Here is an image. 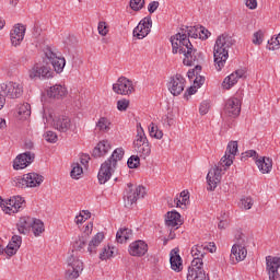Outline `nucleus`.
I'll return each mask as SVG.
<instances>
[{"instance_id":"f257e3e1","label":"nucleus","mask_w":280,"mask_h":280,"mask_svg":"<svg viewBox=\"0 0 280 280\" xmlns=\"http://www.w3.org/2000/svg\"><path fill=\"white\" fill-rule=\"evenodd\" d=\"M171 44L173 47V54H184L185 58L183 62L186 67H191V65L202 60V52L194 48V45L189 38H187L186 33H177L172 36Z\"/></svg>"},{"instance_id":"f03ea898","label":"nucleus","mask_w":280,"mask_h":280,"mask_svg":"<svg viewBox=\"0 0 280 280\" xmlns=\"http://www.w3.org/2000/svg\"><path fill=\"white\" fill-rule=\"evenodd\" d=\"M236 40L233 36L223 33L220 35L214 45V67L217 71H222L226 60H229V49L235 45Z\"/></svg>"},{"instance_id":"7ed1b4c3","label":"nucleus","mask_w":280,"mask_h":280,"mask_svg":"<svg viewBox=\"0 0 280 280\" xmlns=\"http://www.w3.org/2000/svg\"><path fill=\"white\" fill-rule=\"evenodd\" d=\"M86 242H89V235L84 234L79 236V238L73 243V250L70 257H68V270L67 277L68 279H78L82 270H84V264L78 255H75V250H83L84 246H86Z\"/></svg>"},{"instance_id":"20e7f679","label":"nucleus","mask_w":280,"mask_h":280,"mask_svg":"<svg viewBox=\"0 0 280 280\" xmlns=\"http://www.w3.org/2000/svg\"><path fill=\"white\" fill-rule=\"evenodd\" d=\"M205 250H207V246L203 245H195L191 248L194 259L188 267L187 280H209L205 269H202V257L206 255Z\"/></svg>"},{"instance_id":"39448f33","label":"nucleus","mask_w":280,"mask_h":280,"mask_svg":"<svg viewBox=\"0 0 280 280\" xmlns=\"http://www.w3.org/2000/svg\"><path fill=\"white\" fill-rule=\"evenodd\" d=\"M124 148H117L110 155V158L105 161L98 171V183L100 185H106L108 180H110V176H113V172H115V167H117V162L124 159Z\"/></svg>"},{"instance_id":"423d86ee","label":"nucleus","mask_w":280,"mask_h":280,"mask_svg":"<svg viewBox=\"0 0 280 280\" xmlns=\"http://www.w3.org/2000/svg\"><path fill=\"white\" fill-rule=\"evenodd\" d=\"M233 155H229V153H225L218 166H214L208 172L207 175V183H208V191H214L215 187H218V183H220L222 178V171L226 170V167H231L233 165Z\"/></svg>"},{"instance_id":"0eeeda50","label":"nucleus","mask_w":280,"mask_h":280,"mask_svg":"<svg viewBox=\"0 0 280 280\" xmlns=\"http://www.w3.org/2000/svg\"><path fill=\"white\" fill-rule=\"evenodd\" d=\"M23 96V84L7 81L0 84V110L5 106L7 100H19Z\"/></svg>"},{"instance_id":"6e6552de","label":"nucleus","mask_w":280,"mask_h":280,"mask_svg":"<svg viewBox=\"0 0 280 280\" xmlns=\"http://www.w3.org/2000/svg\"><path fill=\"white\" fill-rule=\"evenodd\" d=\"M28 77L31 80H36V78L39 80H49V78H54V71L48 62L43 61L33 66V69L28 71Z\"/></svg>"},{"instance_id":"1a4fd4ad","label":"nucleus","mask_w":280,"mask_h":280,"mask_svg":"<svg viewBox=\"0 0 280 280\" xmlns=\"http://www.w3.org/2000/svg\"><path fill=\"white\" fill-rule=\"evenodd\" d=\"M145 196V187L138 186L135 188V185L127 184V188L125 190L124 199L125 207H132L138 198H143Z\"/></svg>"},{"instance_id":"9d476101","label":"nucleus","mask_w":280,"mask_h":280,"mask_svg":"<svg viewBox=\"0 0 280 280\" xmlns=\"http://www.w3.org/2000/svg\"><path fill=\"white\" fill-rule=\"evenodd\" d=\"M113 91L117 93V95H131V93H135V85L130 79L120 77L117 82L113 84Z\"/></svg>"},{"instance_id":"9b49d317","label":"nucleus","mask_w":280,"mask_h":280,"mask_svg":"<svg viewBox=\"0 0 280 280\" xmlns=\"http://www.w3.org/2000/svg\"><path fill=\"white\" fill-rule=\"evenodd\" d=\"M151 30H152V18L147 16L139 22L137 27L133 28V36L139 40H141L145 38L148 34H150Z\"/></svg>"},{"instance_id":"f8f14e48","label":"nucleus","mask_w":280,"mask_h":280,"mask_svg":"<svg viewBox=\"0 0 280 280\" xmlns=\"http://www.w3.org/2000/svg\"><path fill=\"white\" fill-rule=\"evenodd\" d=\"M7 207H4V213H19L22 209H25V199L21 196H13L8 201H5Z\"/></svg>"},{"instance_id":"ddd939ff","label":"nucleus","mask_w":280,"mask_h":280,"mask_svg":"<svg viewBox=\"0 0 280 280\" xmlns=\"http://www.w3.org/2000/svg\"><path fill=\"white\" fill-rule=\"evenodd\" d=\"M266 266H267V272L269 275V280H280V273H279L280 257L267 256Z\"/></svg>"},{"instance_id":"4468645a","label":"nucleus","mask_w":280,"mask_h":280,"mask_svg":"<svg viewBox=\"0 0 280 280\" xmlns=\"http://www.w3.org/2000/svg\"><path fill=\"white\" fill-rule=\"evenodd\" d=\"M185 82L186 80L183 78L182 74H175L171 77V80L168 82V91L174 96L180 95L183 91H185Z\"/></svg>"},{"instance_id":"2eb2a0df","label":"nucleus","mask_w":280,"mask_h":280,"mask_svg":"<svg viewBox=\"0 0 280 280\" xmlns=\"http://www.w3.org/2000/svg\"><path fill=\"white\" fill-rule=\"evenodd\" d=\"M148 248L145 241L137 240L129 245L128 253L131 257H145Z\"/></svg>"},{"instance_id":"dca6fc26","label":"nucleus","mask_w":280,"mask_h":280,"mask_svg":"<svg viewBox=\"0 0 280 280\" xmlns=\"http://www.w3.org/2000/svg\"><path fill=\"white\" fill-rule=\"evenodd\" d=\"M224 113L228 117H240L242 113V102L237 97H232L226 101Z\"/></svg>"},{"instance_id":"f3484780","label":"nucleus","mask_w":280,"mask_h":280,"mask_svg":"<svg viewBox=\"0 0 280 280\" xmlns=\"http://www.w3.org/2000/svg\"><path fill=\"white\" fill-rule=\"evenodd\" d=\"M25 25L23 24H15L10 32V40L12 47H19L23 39L25 38Z\"/></svg>"},{"instance_id":"a211bd4d","label":"nucleus","mask_w":280,"mask_h":280,"mask_svg":"<svg viewBox=\"0 0 280 280\" xmlns=\"http://www.w3.org/2000/svg\"><path fill=\"white\" fill-rule=\"evenodd\" d=\"M35 155L32 152H24L19 154L13 161V168L25 170L27 165L34 163Z\"/></svg>"},{"instance_id":"6ab92c4d","label":"nucleus","mask_w":280,"mask_h":280,"mask_svg":"<svg viewBox=\"0 0 280 280\" xmlns=\"http://www.w3.org/2000/svg\"><path fill=\"white\" fill-rule=\"evenodd\" d=\"M52 126L59 132H67L71 128V119L65 115L52 118Z\"/></svg>"},{"instance_id":"aec40b11","label":"nucleus","mask_w":280,"mask_h":280,"mask_svg":"<svg viewBox=\"0 0 280 280\" xmlns=\"http://www.w3.org/2000/svg\"><path fill=\"white\" fill-rule=\"evenodd\" d=\"M32 224H34V218L22 217L16 223V229L20 235H27L32 231Z\"/></svg>"},{"instance_id":"412c9836","label":"nucleus","mask_w":280,"mask_h":280,"mask_svg":"<svg viewBox=\"0 0 280 280\" xmlns=\"http://www.w3.org/2000/svg\"><path fill=\"white\" fill-rule=\"evenodd\" d=\"M21 244H23V237L13 235L5 247V255H8V257H14V254L19 252V248H21Z\"/></svg>"},{"instance_id":"4be33fe9","label":"nucleus","mask_w":280,"mask_h":280,"mask_svg":"<svg viewBox=\"0 0 280 280\" xmlns=\"http://www.w3.org/2000/svg\"><path fill=\"white\" fill-rule=\"evenodd\" d=\"M165 224L168 226V229H178V226L183 224V221H180V213H178L176 210L167 212L165 215Z\"/></svg>"},{"instance_id":"5701e85b","label":"nucleus","mask_w":280,"mask_h":280,"mask_svg":"<svg viewBox=\"0 0 280 280\" xmlns=\"http://www.w3.org/2000/svg\"><path fill=\"white\" fill-rule=\"evenodd\" d=\"M110 142L108 140L100 141L96 147L93 149L92 156L94 159H100L102 156H106L108 151L110 150Z\"/></svg>"},{"instance_id":"b1692460","label":"nucleus","mask_w":280,"mask_h":280,"mask_svg":"<svg viewBox=\"0 0 280 280\" xmlns=\"http://www.w3.org/2000/svg\"><path fill=\"white\" fill-rule=\"evenodd\" d=\"M170 255V264L172 270L175 272H180V270H183V258L178 254V248L172 249Z\"/></svg>"},{"instance_id":"393cba45","label":"nucleus","mask_w":280,"mask_h":280,"mask_svg":"<svg viewBox=\"0 0 280 280\" xmlns=\"http://www.w3.org/2000/svg\"><path fill=\"white\" fill-rule=\"evenodd\" d=\"M241 78H244V70H236L235 72L231 73L223 81L224 89H226L229 91V89H231L232 86H235V84H237V82Z\"/></svg>"},{"instance_id":"a878e982","label":"nucleus","mask_w":280,"mask_h":280,"mask_svg":"<svg viewBox=\"0 0 280 280\" xmlns=\"http://www.w3.org/2000/svg\"><path fill=\"white\" fill-rule=\"evenodd\" d=\"M256 165L261 174H270L272 172V159L270 158H259L256 160Z\"/></svg>"},{"instance_id":"bb28decb","label":"nucleus","mask_w":280,"mask_h":280,"mask_svg":"<svg viewBox=\"0 0 280 280\" xmlns=\"http://www.w3.org/2000/svg\"><path fill=\"white\" fill-rule=\"evenodd\" d=\"M246 255H248L246 247H236V252L232 247L230 259L232 260V264H238V261H244L246 259Z\"/></svg>"},{"instance_id":"cd10ccee","label":"nucleus","mask_w":280,"mask_h":280,"mask_svg":"<svg viewBox=\"0 0 280 280\" xmlns=\"http://www.w3.org/2000/svg\"><path fill=\"white\" fill-rule=\"evenodd\" d=\"M48 97H54L55 100H60L67 95V88L62 86L61 84H56L50 86L49 91L47 92Z\"/></svg>"},{"instance_id":"c85d7f7f","label":"nucleus","mask_w":280,"mask_h":280,"mask_svg":"<svg viewBox=\"0 0 280 280\" xmlns=\"http://www.w3.org/2000/svg\"><path fill=\"white\" fill-rule=\"evenodd\" d=\"M104 242V233L98 232L89 243L88 252L90 255H96L97 254V246Z\"/></svg>"},{"instance_id":"c756f323","label":"nucleus","mask_w":280,"mask_h":280,"mask_svg":"<svg viewBox=\"0 0 280 280\" xmlns=\"http://www.w3.org/2000/svg\"><path fill=\"white\" fill-rule=\"evenodd\" d=\"M25 175L28 187H40L43 180H45V177L37 173H27Z\"/></svg>"},{"instance_id":"7c9ffc66","label":"nucleus","mask_w":280,"mask_h":280,"mask_svg":"<svg viewBox=\"0 0 280 280\" xmlns=\"http://www.w3.org/2000/svg\"><path fill=\"white\" fill-rule=\"evenodd\" d=\"M131 237L132 230L128 228H121L116 233V242H118V244H126V242H128V240H130Z\"/></svg>"},{"instance_id":"2f4dec72","label":"nucleus","mask_w":280,"mask_h":280,"mask_svg":"<svg viewBox=\"0 0 280 280\" xmlns=\"http://www.w3.org/2000/svg\"><path fill=\"white\" fill-rule=\"evenodd\" d=\"M144 143H148V137H145V132L143 131V128L140 127V129H138V133L133 141L135 150H137L138 148H141V145H144Z\"/></svg>"},{"instance_id":"473e14b6","label":"nucleus","mask_w":280,"mask_h":280,"mask_svg":"<svg viewBox=\"0 0 280 280\" xmlns=\"http://www.w3.org/2000/svg\"><path fill=\"white\" fill-rule=\"evenodd\" d=\"M50 65H52L56 73H62V71H65L67 60L65 57H55V59L50 61Z\"/></svg>"},{"instance_id":"72a5a7b5","label":"nucleus","mask_w":280,"mask_h":280,"mask_svg":"<svg viewBox=\"0 0 280 280\" xmlns=\"http://www.w3.org/2000/svg\"><path fill=\"white\" fill-rule=\"evenodd\" d=\"M31 229H32L35 237H38L42 233H45V223H43V221H40V219H33Z\"/></svg>"},{"instance_id":"f704fd0d","label":"nucleus","mask_w":280,"mask_h":280,"mask_svg":"<svg viewBox=\"0 0 280 280\" xmlns=\"http://www.w3.org/2000/svg\"><path fill=\"white\" fill-rule=\"evenodd\" d=\"M96 130L98 132H108L110 130V120L107 117H101L96 121Z\"/></svg>"},{"instance_id":"c9c22d12","label":"nucleus","mask_w":280,"mask_h":280,"mask_svg":"<svg viewBox=\"0 0 280 280\" xmlns=\"http://www.w3.org/2000/svg\"><path fill=\"white\" fill-rule=\"evenodd\" d=\"M149 135L153 139H163V131L154 122L149 125Z\"/></svg>"},{"instance_id":"e433bc0d","label":"nucleus","mask_w":280,"mask_h":280,"mask_svg":"<svg viewBox=\"0 0 280 280\" xmlns=\"http://www.w3.org/2000/svg\"><path fill=\"white\" fill-rule=\"evenodd\" d=\"M12 185H13V187H19L20 189L30 187L27 184V177L25 174L23 176L14 177L12 180Z\"/></svg>"},{"instance_id":"4c0bfd02","label":"nucleus","mask_w":280,"mask_h":280,"mask_svg":"<svg viewBox=\"0 0 280 280\" xmlns=\"http://www.w3.org/2000/svg\"><path fill=\"white\" fill-rule=\"evenodd\" d=\"M32 115V105L30 103H24L19 108V116L22 117V119H27Z\"/></svg>"},{"instance_id":"58836bf2","label":"nucleus","mask_w":280,"mask_h":280,"mask_svg":"<svg viewBox=\"0 0 280 280\" xmlns=\"http://www.w3.org/2000/svg\"><path fill=\"white\" fill-rule=\"evenodd\" d=\"M246 235L238 234L236 235V243L232 246L234 253H237V248H246Z\"/></svg>"},{"instance_id":"ea45409f","label":"nucleus","mask_w":280,"mask_h":280,"mask_svg":"<svg viewBox=\"0 0 280 280\" xmlns=\"http://www.w3.org/2000/svg\"><path fill=\"white\" fill-rule=\"evenodd\" d=\"M192 70L196 72L194 84H197V86H202L205 84V77L200 75V71H202V66L197 65Z\"/></svg>"},{"instance_id":"a19ab883","label":"nucleus","mask_w":280,"mask_h":280,"mask_svg":"<svg viewBox=\"0 0 280 280\" xmlns=\"http://www.w3.org/2000/svg\"><path fill=\"white\" fill-rule=\"evenodd\" d=\"M136 152L140 154V156H150V153L152 152V149L150 148V142H147L142 144L141 147H138L136 149Z\"/></svg>"},{"instance_id":"79ce46f5","label":"nucleus","mask_w":280,"mask_h":280,"mask_svg":"<svg viewBox=\"0 0 280 280\" xmlns=\"http://www.w3.org/2000/svg\"><path fill=\"white\" fill-rule=\"evenodd\" d=\"M145 5V0H130L129 1V7L133 12H139L140 10H143Z\"/></svg>"},{"instance_id":"37998d69","label":"nucleus","mask_w":280,"mask_h":280,"mask_svg":"<svg viewBox=\"0 0 280 280\" xmlns=\"http://www.w3.org/2000/svg\"><path fill=\"white\" fill-rule=\"evenodd\" d=\"M140 164H141V159H139L138 155H131L127 161V165L129 170H137V167H139Z\"/></svg>"},{"instance_id":"c03bdc74","label":"nucleus","mask_w":280,"mask_h":280,"mask_svg":"<svg viewBox=\"0 0 280 280\" xmlns=\"http://www.w3.org/2000/svg\"><path fill=\"white\" fill-rule=\"evenodd\" d=\"M225 154L235 159V154H237V141L229 142Z\"/></svg>"},{"instance_id":"a18cd8bd","label":"nucleus","mask_w":280,"mask_h":280,"mask_svg":"<svg viewBox=\"0 0 280 280\" xmlns=\"http://www.w3.org/2000/svg\"><path fill=\"white\" fill-rule=\"evenodd\" d=\"M187 38H199V34H200V26H190L187 27Z\"/></svg>"},{"instance_id":"49530a36","label":"nucleus","mask_w":280,"mask_h":280,"mask_svg":"<svg viewBox=\"0 0 280 280\" xmlns=\"http://www.w3.org/2000/svg\"><path fill=\"white\" fill-rule=\"evenodd\" d=\"M267 47L270 51H275V50L279 49V47H280V33L276 38H271V40L268 42Z\"/></svg>"},{"instance_id":"de8ad7c7","label":"nucleus","mask_w":280,"mask_h":280,"mask_svg":"<svg viewBox=\"0 0 280 280\" xmlns=\"http://www.w3.org/2000/svg\"><path fill=\"white\" fill-rule=\"evenodd\" d=\"M83 168L80 164H74L72 167V171L70 172L71 178H80V176L83 174Z\"/></svg>"},{"instance_id":"09e8293b","label":"nucleus","mask_w":280,"mask_h":280,"mask_svg":"<svg viewBox=\"0 0 280 280\" xmlns=\"http://www.w3.org/2000/svg\"><path fill=\"white\" fill-rule=\"evenodd\" d=\"M114 253L115 252L110 248V246L104 247L103 252L100 254V259H102V261H105L106 259H110Z\"/></svg>"},{"instance_id":"8fccbe9b","label":"nucleus","mask_w":280,"mask_h":280,"mask_svg":"<svg viewBox=\"0 0 280 280\" xmlns=\"http://www.w3.org/2000/svg\"><path fill=\"white\" fill-rule=\"evenodd\" d=\"M254 200L253 197H244L243 199H241V205L244 207V209L248 210V209H253V205H254Z\"/></svg>"},{"instance_id":"3c124183","label":"nucleus","mask_w":280,"mask_h":280,"mask_svg":"<svg viewBox=\"0 0 280 280\" xmlns=\"http://www.w3.org/2000/svg\"><path fill=\"white\" fill-rule=\"evenodd\" d=\"M97 31L101 36H106L108 34V25L106 24V22H98Z\"/></svg>"},{"instance_id":"603ef678","label":"nucleus","mask_w":280,"mask_h":280,"mask_svg":"<svg viewBox=\"0 0 280 280\" xmlns=\"http://www.w3.org/2000/svg\"><path fill=\"white\" fill-rule=\"evenodd\" d=\"M45 140L48 142V143H56V141H58V135H56V132L54 131H47L45 135Z\"/></svg>"},{"instance_id":"864d4df0","label":"nucleus","mask_w":280,"mask_h":280,"mask_svg":"<svg viewBox=\"0 0 280 280\" xmlns=\"http://www.w3.org/2000/svg\"><path fill=\"white\" fill-rule=\"evenodd\" d=\"M253 43H254V45H261V43H264V32L262 31H258V32L254 33Z\"/></svg>"},{"instance_id":"5fc2aeb1","label":"nucleus","mask_w":280,"mask_h":280,"mask_svg":"<svg viewBox=\"0 0 280 280\" xmlns=\"http://www.w3.org/2000/svg\"><path fill=\"white\" fill-rule=\"evenodd\" d=\"M130 106V101L124 98L117 102V108L120 112L128 110V107Z\"/></svg>"},{"instance_id":"6e6d98bb","label":"nucleus","mask_w":280,"mask_h":280,"mask_svg":"<svg viewBox=\"0 0 280 280\" xmlns=\"http://www.w3.org/2000/svg\"><path fill=\"white\" fill-rule=\"evenodd\" d=\"M209 35H211L209 30L205 28V26H199V38L201 40H207V38H209Z\"/></svg>"},{"instance_id":"4d7b16f0","label":"nucleus","mask_w":280,"mask_h":280,"mask_svg":"<svg viewBox=\"0 0 280 280\" xmlns=\"http://www.w3.org/2000/svg\"><path fill=\"white\" fill-rule=\"evenodd\" d=\"M257 156V151L255 150H248L242 154V159H255V161L258 160Z\"/></svg>"},{"instance_id":"13d9d810","label":"nucleus","mask_w":280,"mask_h":280,"mask_svg":"<svg viewBox=\"0 0 280 280\" xmlns=\"http://www.w3.org/2000/svg\"><path fill=\"white\" fill-rule=\"evenodd\" d=\"M209 108H210L209 102L207 101L202 102L199 106L200 115H207V113H209Z\"/></svg>"},{"instance_id":"bf43d9fd","label":"nucleus","mask_w":280,"mask_h":280,"mask_svg":"<svg viewBox=\"0 0 280 280\" xmlns=\"http://www.w3.org/2000/svg\"><path fill=\"white\" fill-rule=\"evenodd\" d=\"M159 5H160L159 1L150 2L148 5V11L150 12V14H154V11L159 10Z\"/></svg>"},{"instance_id":"052dcab7","label":"nucleus","mask_w":280,"mask_h":280,"mask_svg":"<svg viewBox=\"0 0 280 280\" xmlns=\"http://www.w3.org/2000/svg\"><path fill=\"white\" fill-rule=\"evenodd\" d=\"M45 56H46L47 60H49V62H50L51 60H54L55 58H58V56L56 55V52L51 51V49H50L49 47L46 48Z\"/></svg>"},{"instance_id":"680f3d73","label":"nucleus","mask_w":280,"mask_h":280,"mask_svg":"<svg viewBox=\"0 0 280 280\" xmlns=\"http://www.w3.org/2000/svg\"><path fill=\"white\" fill-rule=\"evenodd\" d=\"M198 89H200V86H198V84H195L194 86L188 88L186 90L185 97H187L188 95H195V93H197Z\"/></svg>"},{"instance_id":"e2e57ef3","label":"nucleus","mask_w":280,"mask_h":280,"mask_svg":"<svg viewBox=\"0 0 280 280\" xmlns=\"http://www.w3.org/2000/svg\"><path fill=\"white\" fill-rule=\"evenodd\" d=\"M245 5L249 8V10H255L257 8V0H246Z\"/></svg>"},{"instance_id":"0e129e2a","label":"nucleus","mask_w":280,"mask_h":280,"mask_svg":"<svg viewBox=\"0 0 280 280\" xmlns=\"http://www.w3.org/2000/svg\"><path fill=\"white\" fill-rule=\"evenodd\" d=\"M163 124H166L170 127L174 124V119L170 118V116L165 115L162 118Z\"/></svg>"},{"instance_id":"69168bd1","label":"nucleus","mask_w":280,"mask_h":280,"mask_svg":"<svg viewBox=\"0 0 280 280\" xmlns=\"http://www.w3.org/2000/svg\"><path fill=\"white\" fill-rule=\"evenodd\" d=\"M85 217H84V214H82V212L80 213V215H78L77 217V221H75V223L77 224H82L83 222H85Z\"/></svg>"},{"instance_id":"338daca9","label":"nucleus","mask_w":280,"mask_h":280,"mask_svg":"<svg viewBox=\"0 0 280 280\" xmlns=\"http://www.w3.org/2000/svg\"><path fill=\"white\" fill-rule=\"evenodd\" d=\"M24 145H25L26 150L34 149V142H32V140H26Z\"/></svg>"},{"instance_id":"774afa93","label":"nucleus","mask_w":280,"mask_h":280,"mask_svg":"<svg viewBox=\"0 0 280 280\" xmlns=\"http://www.w3.org/2000/svg\"><path fill=\"white\" fill-rule=\"evenodd\" d=\"M180 198H183L184 200H189V191L187 190L182 191Z\"/></svg>"}]
</instances>
